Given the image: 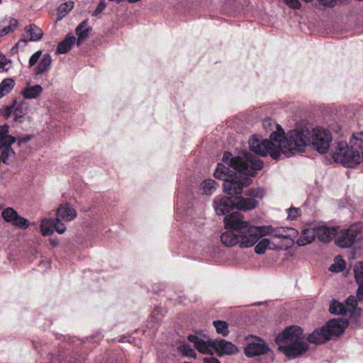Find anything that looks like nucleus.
Wrapping results in <instances>:
<instances>
[{"mask_svg": "<svg viewBox=\"0 0 363 363\" xmlns=\"http://www.w3.org/2000/svg\"><path fill=\"white\" fill-rule=\"evenodd\" d=\"M14 80L12 79H5L0 84V98L8 94L14 87Z\"/></svg>", "mask_w": 363, "mask_h": 363, "instance_id": "nucleus-30", "label": "nucleus"}, {"mask_svg": "<svg viewBox=\"0 0 363 363\" xmlns=\"http://www.w3.org/2000/svg\"><path fill=\"white\" fill-rule=\"evenodd\" d=\"M8 64V60L5 55L0 54V72L7 69L6 66Z\"/></svg>", "mask_w": 363, "mask_h": 363, "instance_id": "nucleus-44", "label": "nucleus"}, {"mask_svg": "<svg viewBox=\"0 0 363 363\" xmlns=\"http://www.w3.org/2000/svg\"><path fill=\"white\" fill-rule=\"evenodd\" d=\"M106 7V3L105 0H100L97 7L93 13V16H98L100 14Z\"/></svg>", "mask_w": 363, "mask_h": 363, "instance_id": "nucleus-41", "label": "nucleus"}, {"mask_svg": "<svg viewBox=\"0 0 363 363\" xmlns=\"http://www.w3.org/2000/svg\"><path fill=\"white\" fill-rule=\"evenodd\" d=\"M17 215V212L12 208H6L1 212L4 220L9 223H12Z\"/></svg>", "mask_w": 363, "mask_h": 363, "instance_id": "nucleus-35", "label": "nucleus"}, {"mask_svg": "<svg viewBox=\"0 0 363 363\" xmlns=\"http://www.w3.org/2000/svg\"><path fill=\"white\" fill-rule=\"evenodd\" d=\"M350 145L341 141L336 143L332 151L335 162L347 167H353L361 163V153H363V133H354L350 141Z\"/></svg>", "mask_w": 363, "mask_h": 363, "instance_id": "nucleus-4", "label": "nucleus"}, {"mask_svg": "<svg viewBox=\"0 0 363 363\" xmlns=\"http://www.w3.org/2000/svg\"><path fill=\"white\" fill-rule=\"evenodd\" d=\"M264 192L262 188L250 189L245 195L247 198L241 196L237 199L232 197L216 198L214 199V208L218 215H228L230 211L237 208L241 211H248L255 208L258 205L257 199H262Z\"/></svg>", "mask_w": 363, "mask_h": 363, "instance_id": "nucleus-3", "label": "nucleus"}, {"mask_svg": "<svg viewBox=\"0 0 363 363\" xmlns=\"http://www.w3.org/2000/svg\"><path fill=\"white\" fill-rule=\"evenodd\" d=\"M30 138H23V139H21L19 140L18 141V144L21 145V143H26L27 140H28Z\"/></svg>", "mask_w": 363, "mask_h": 363, "instance_id": "nucleus-50", "label": "nucleus"}, {"mask_svg": "<svg viewBox=\"0 0 363 363\" xmlns=\"http://www.w3.org/2000/svg\"><path fill=\"white\" fill-rule=\"evenodd\" d=\"M247 176L250 174H244L238 172L236 179L233 178L223 184V190L225 193L230 195L232 198L238 195H240L242 192L244 186H249L251 183V179Z\"/></svg>", "mask_w": 363, "mask_h": 363, "instance_id": "nucleus-11", "label": "nucleus"}, {"mask_svg": "<svg viewBox=\"0 0 363 363\" xmlns=\"http://www.w3.org/2000/svg\"><path fill=\"white\" fill-rule=\"evenodd\" d=\"M267 249H274L270 247V241L267 238L260 240L255 247V252L258 255L264 254Z\"/></svg>", "mask_w": 363, "mask_h": 363, "instance_id": "nucleus-33", "label": "nucleus"}, {"mask_svg": "<svg viewBox=\"0 0 363 363\" xmlns=\"http://www.w3.org/2000/svg\"><path fill=\"white\" fill-rule=\"evenodd\" d=\"M61 220H57V216L54 219V230H55L58 233L62 234L66 230L65 225L60 223Z\"/></svg>", "mask_w": 363, "mask_h": 363, "instance_id": "nucleus-39", "label": "nucleus"}, {"mask_svg": "<svg viewBox=\"0 0 363 363\" xmlns=\"http://www.w3.org/2000/svg\"><path fill=\"white\" fill-rule=\"evenodd\" d=\"M210 343L218 356L233 354L238 351L235 345L225 340H211Z\"/></svg>", "mask_w": 363, "mask_h": 363, "instance_id": "nucleus-15", "label": "nucleus"}, {"mask_svg": "<svg viewBox=\"0 0 363 363\" xmlns=\"http://www.w3.org/2000/svg\"><path fill=\"white\" fill-rule=\"evenodd\" d=\"M238 174V172L235 173L233 171L230 170L228 167L220 163L218 164L217 168L214 172L215 177L218 179L223 180L224 183L233 178L236 179Z\"/></svg>", "mask_w": 363, "mask_h": 363, "instance_id": "nucleus-20", "label": "nucleus"}, {"mask_svg": "<svg viewBox=\"0 0 363 363\" xmlns=\"http://www.w3.org/2000/svg\"><path fill=\"white\" fill-rule=\"evenodd\" d=\"M310 342L314 344H322L330 340V336L325 332L324 326L315 330L308 337Z\"/></svg>", "mask_w": 363, "mask_h": 363, "instance_id": "nucleus-23", "label": "nucleus"}, {"mask_svg": "<svg viewBox=\"0 0 363 363\" xmlns=\"http://www.w3.org/2000/svg\"><path fill=\"white\" fill-rule=\"evenodd\" d=\"M223 161L237 172L250 174V177H254L255 171L260 170L263 167L262 161L250 154L246 155L244 159L233 157L230 152H226L223 156Z\"/></svg>", "mask_w": 363, "mask_h": 363, "instance_id": "nucleus-7", "label": "nucleus"}, {"mask_svg": "<svg viewBox=\"0 0 363 363\" xmlns=\"http://www.w3.org/2000/svg\"><path fill=\"white\" fill-rule=\"evenodd\" d=\"M9 127L7 125L0 126V162L9 164L13 158L15 153L11 147L16 142V138L9 134Z\"/></svg>", "mask_w": 363, "mask_h": 363, "instance_id": "nucleus-10", "label": "nucleus"}, {"mask_svg": "<svg viewBox=\"0 0 363 363\" xmlns=\"http://www.w3.org/2000/svg\"><path fill=\"white\" fill-rule=\"evenodd\" d=\"M347 326V321L342 318H335L330 320L324 328L330 336V340L335 336L342 334Z\"/></svg>", "mask_w": 363, "mask_h": 363, "instance_id": "nucleus-14", "label": "nucleus"}, {"mask_svg": "<svg viewBox=\"0 0 363 363\" xmlns=\"http://www.w3.org/2000/svg\"><path fill=\"white\" fill-rule=\"evenodd\" d=\"M269 350V347L265 342L259 340L257 342L248 344L245 350V353L247 357H254L265 354Z\"/></svg>", "mask_w": 363, "mask_h": 363, "instance_id": "nucleus-18", "label": "nucleus"}, {"mask_svg": "<svg viewBox=\"0 0 363 363\" xmlns=\"http://www.w3.org/2000/svg\"><path fill=\"white\" fill-rule=\"evenodd\" d=\"M74 1H67L61 4L57 9V21L62 20L74 8Z\"/></svg>", "mask_w": 363, "mask_h": 363, "instance_id": "nucleus-29", "label": "nucleus"}, {"mask_svg": "<svg viewBox=\"0 0 363 363\" xmlns=\"http://www.w3.org/2000/svg\"><path fill=\"white\" fill-rule=\"evenodd\" d=\"M301 128V127H299L298 128ZM303 128H306V127ZM306 129L309 130L307 128ZM308 138L309 141L303 147H305L311 142L313 148L320 154L326 153L329 150L332 142V135L329 130L320 127H317L313 129L311 136V133H309ZM303 150H302L301 152Z\"/></svg>", "mask_w": 363, "mask_h": 363, "instance_id": "nucleus-8", "label": "nucleus"}, {"mask_svg": "<svg viewBox=\"0 0 363 363\" xmlns=\"http://www.w3.org/2000/svg\"><path fill=\"white\" fill-rule=\"evenodd\" d=\"M9 27L11 29V31L13 32L18 27V21L16 18H11L9 20Z\"/></svg>", "mask_w": 363, "mask_h": 363, "instance_id": "nucleus-45", "label": "nucleus"}, {"mask_svg": "<svg viewBox=\"0 0 363 363\" xmlns=\"http://www.w3.org/2000/svg\"><path fill=\"white\" fill-rule=\"evenodd\" d=\"M279 350L287 357L294 359L308 349L304 341L303 331L298 326H290L280 333L276 338Z\"/></svg>", "mask_w": 363, "mask_h": 363, "instance_id": "nucleus-5", "label": "nucleus"}, {"mask_svg": "<svg viewBox=\"0 0 363 363\" xmlns=\"http://www.w3.org/2000/svg\"><path fill=\"white\" fill-rule=\"evenodd\" d=\"M13 106H5L3 109L0 110V113L1 116H3L5 118H9L11 114H13Z\"/></svg>", "mask_w": 363, "mask_h": 363, "instance_id": "nucleus-42", "label": "nucleus"}, {"mask_svg": "<svg viewBox=\"0 0 363 363\" xmlns=\"http://www.w3.org/2000/svg\"><path fill=\"white\" fill-rule=\"evenodd\" d=\"M52 62L51 55L50 54H45L39 63L34 67L33 73L38 76L48 72L51 67Z\"/></svg>", "mask_w": 363, "mask_h": 363, "instance_id": "nucleus-22", "label": "nucleus"}, {"mask_svg": "<svg viewBox=\"0 0 363 363\" xmlns=\"http://www.w3.org/2000/svg\"><path fill=\"white\" fill-rule=\"evenodd\" d=\"M308 136L309 132L304 128L291 130L285 136L284 130L277 125V130L271 133L269 140L252 135L249 139V145L257 155H269L273 159H277L281 154L290 157L301 152L309 141Z\"/></svg>", "mask_w": 363, "mask_h": 363, "instance_id": "nucleus-1", "label": "nucleus"}, {"mask_svg": "<svg viewBox=\"0 0 363 363\" xmlns=\"http://www.w3.org/2000/svg\"><path fill=\"white\" fill-rule=\"evenodd\" d=\"M129 339H130L129 337H123L121 338L120 341H121V342H130V340Z\"/></svg>", "mask_w": 363, "mask_h": 363, "instance_id": "nucleus-49", "label": "nucleus"}, {"mask_svg": "<svg viewBox=\"0 0 363 363\" xmlns=\"http://www.w3.org/2000/svg\"><path fill=\"white\" fill-rule=\"evenodd\" d=\"M217 187V183L213 179H208L201 184L200 190L203 194L211 195Z\"/></svg>", "mask_w": 363, "mask_h": 363, "instance_id": "nucleus-27", "label": "nucleus"}, {"mask_svg": "<svg viewBox=\"0 0 363 363\" xmlns=\"http://www.w3.org/2000/svg\"><path fill=\"white\" fill-rule=\"evenodd\" d=\"M50 245L52 246V247H55L58 244V242L55 240H53V239H50Z\"/></svg>", "mask_w": 363, "mask_h": 363, "instance_id": "nucleus-48", "label": "nucleus"}, {"mask_svg": "<svg viewBox=\"0 0 363 363\" xmlns=\"http://www.w3.org/2000/svg\"><path fill=\"white\" fill-rule=\"evenodd\" d=\"M316 238V227L307 228L303 230L302 235L297 240L299 246H304L311 243Z\"/></svg>", "mask_w": 363, "mask_h": 363, "instance_id": "nucleus-24", "label": "nucleus"}, {"mask_svg": "<svg viewBox=\"0 0 363 363\" xmlns=\"http://www.w3.org/2000/svg\"><path fill=\"white\" fill-rule=\"evenodd\" d=\"M284 2L290 7L298 9H300L301 4L298 0H284Z\"/></svg>", "mask_w": 363, "mask_h": 363, "instance_id": "nucleus-43", "label": "nucleus"}, {"mask_svg": "<svg viewBox=\"0 0 363 363\" xmlns=\"http://www.w3.org/2000/svg\"><path fill=\"white\" fill-rule=\"evenodd\" d=\"M345 260L340 256H337L334 259V262L329 267V270L335 273L341 272L345 269Z\"/></svg>", "mask_w": 363, "mask_h": 363, "instance_id": "nucleus-32", "label": "nucleus"}, {"mask_svg": "<svg viewBox=\"0 0 363 363\" xmlns=\"http://www.w3.org/2000/svg\"><path fill=\"white\" fill-rule=\"evenodd\" d=\"M57 220L69 222L72 221L77 217L76 210L69 203L60 205L56 213Z\"/></svg>", "mask_w": 363, "mask_h": 363, "instance_id": "nucleus-16", "label": "nucleus"}, {"mask_svg": "<svg viewBox=\"0 0 363 363\" xmlns=\"http://www.w3.org/2000/svg\"><path fill=\"white\" fill-rule=\"evenodd\" d=\"M188 340L193 342L196 350L203 354H213L212 350H213L212 345L210 343L211 340L205 341L201 337L191 335L188 337Z\"/></svg>", "mask_w": 363, "mask_h": 363, "instance_id": "nucleus-17", "label": "nucleus"}, {"mask_svg": "<svg viewBox=\"0 0 363 363\" xmlns=\"http://www.w3.org/2000/svg\"><path fill=\"white\" fill-rule=\"evenodd\" d=\"M287 211L289 219L294 220L300 215V209L298 208H290Z\"/></svg>", "mask_w": 363, "mask_h": 363, "instance_id": "nucleus-40", "label": "nucleus"}, {"mask_svg": "<svg viewBox=\"0 0 363 363\" xmlns=\"http://www.w3.org/2000/svg\"><path fill=\"white\" fill-rule=\"evenodd\" d=\"M42 53L43 52L41 50H38L30 56L28 62L30 67H32L36 65V63L42 56Z\"/></svg>", "mask_w": 363, "mask_h": 363, "instance_id": "nucleus-38", "label": "nucleus"}, {"mask_svg": "<svg viewBox=\"0 0 363 363\" xmlns=\"http://www.w3.org/2000/svg\"><path fill=\"white\" fill-rule=\"evenodd\" d=\"M43 36V31L35 24H30L25 27L23 38L21 39L16 44V48L26 46L28 41L40 40Z\"/></svg>", "mask_w": 363, "mask_h": 363, "instance_id": "nucleus-12", "label": "nucleus"}, {"mask_svg": "<svg viewBox=\"0 0 363 363\" xmlns=\"http://www.w3.org/2000/svg\"><path fill=\"white\" fill-rule=\"evenodd\" d=\"M86 26V21H82L76 28V33L78 35V45L80 44L81 41L84 40L88 35L90 28H87Z\"/></svg>", "mask_w": 363, "mask_h": 363, "instance_id": "nucleus-31", "label": "nucleus"}, {"mask_svg": "<svg viewBox=\"0 0 363 363\" xmlns=\"http://www.w3.org/2000/svg\"><path fill=\"white\" fill-rule=\"evenodd\" d=\"M11 32H12L11 29H10V28L9 26H7V27H5V28L1 29L0 35H4V36Z\"/></svg>", "mask_w": 363, "mask_h": 363, "instance_id": "nucleus-47", "label": "nucleus"}, {"mask_svg": "<svg viewBox=\"0 0 363 363\" xmlns=\"http://www.w3.org/2000/svg\"><path fill=\"white\" fill-rule=\"evenodd\" d=\"M76 38L74 36H68L64 40L59 43L57 48V53L65 54L69 52L72 46L74 44Z\"/></svg>", "mask_w": 363, "mask_h": 363, "instance_id": "nucleus-26", "label": "nucleus"}, {"mask_svg": "<svg viewBox=\"0 0 363 363\" xmlns=\"http://www.w3.org/2000/svg\"><path fill=\"white\" fill-rule=\"evenodd\" d=\"M43 88L40 84H28L21 91V94L26 99H36L43 93Z\"/></svg>", "mask_w": 363, "mask_h": 363, "instance_id": "nucleus-21", "label": "nucleus"}, {"mask_svg": "<svg viewBox=\"0 0 363 363\" xmlns=\"http://www.w3.org/2000/svg\"><path fill=\"white\" fill-rule=\"evenodd\" d=\"M354 273L357 283L358 284V289L357 297L354 296H349L345 305L342 303L333 300L330 306V311L333 314L354 315L359 314L360 308H357V299L360 300L363 295V262H357L354 267Z\"/></svg>", "mask_w": 363, "mask_h": 363, "instance_id": "nucleus-6", "label": "nucleus"}, {"mask_svg": "<svg viewBox=\"0 0 363 363\" xmlns=\"http://www.w3.org/2000/svg\"><path fill=\"white\" fill-rule=\"evenodd\" d=\"M203 363H220L218 359L213 357H205L203 359Z\"/></svg>", "mask_w": 363, "mask_h": 363, "instance_id": "nucleus-46", "label": "nucleus"}, {"mask_svg": "<svg viewBox=\"0 0 363 363\" xmlns=\"http://www.w3.org/2000/svg\"><path fill=\"white\" fill-rule=\"evenodd\" d=\"M338 228H329L326 226L316 227V237L323 242H328L336 235Z\"/></svg>", "mask_w": 363, "mask_h": 363, "instance_id": "nucleus-19", "label": "nucleus"}, {"mask_svg": "<svg viewBox=\"0 0 363 363\" xmlns=\"http://www.w3.org/2000/svg\"><path fill=\"white\" fill-rule=\"evenodd\" d=\"M238 211L232 212L224 218L225 227L229 230L220 235V240L227 247L239 245L246 248L253 246L260 237L259 226L251 225L242 220Z\"/></svg>", "mask_w": 363, "mask_h": 363, "instance_id": "nucleus-2", "label": "nucleus"}, {"mask_svg": "<svg viewBox=\"0 0 363 363\" xmlns=\"http://www.w3.org/2000/svg\"><path fill=\"white\" fill-rule=\"evenodd\" d=\"M260 237L271 235L275 238L287 239L290 236V232L295 233L296 230L292 228L277 227L274 228L272 225L259 226Z\"/></svg>", "mask_w": 363, "mask_h": 363, "instance_id": "nucleus-13", "label": "nucleus"}, {"mask_svg": "<svg viewBox=\"0 0 363 363\" xmlns=\"http://www.w3.org/2000/svg\"><path fill=\"white\" fill-rule=\"evenodd\" d=\"M12 106H13V116L15 121H17L19 118H21L27 113L28 104L25 101L16 103L15 101Z\"/></svg>", "mask_w": 363, "mask_h": 363, "instance_id": "nucleus-25", "label": "nucleus"}, {"mask_svg": "<svg viewBox=\"0 0 363 363\" xmlns=\"http://www.w3.org/2000/svg\"><path fill=\"white\" fill-rule=\"evenodd\" d=\"M363 224L361 223H355L346 230L337 231L335 243L340 247H350L362 238Z\"/></svg>", "mask_w": 363, "mask_h": 363, "instance_id": "nucleus-9", "label": "nucleus"}, {"mask_svg": "<svg viewBox=\"0 0 363 363\" xmlns=\"http://www.w3.org/2000/svg\"><path fill=\"white\" fill-rule=\"evenodd\" d=\"M178 350L180 352H182L184 355L189 357H195L196 352L194 349L191 348L190 345L186 343H182L179 347Z\"/></svg>", "mask_w": 363, "mask_h": 363, "instance_id": "nucleus-36", "label": "nucleus"}, {"mask_svg": "<svg viewBox=\"0 0 363 363\" xmlns=\"http://www.w3.org/2000/svg\"><path fill=\"white\" fill-rule=\"evenodd\" d=\"M213 323L218 334L225 337L229 334L228 324L226 322L223 320H215Z\"/></svg>", "mask_w": 363, "mask_h": 363, "instance_id": "nucleus-34", "label": "nucleus"}, {"mask_svg": "<svg viewBox=\"0 0 363 363\" xmlns=\"http://www.w3.org/2000/svg\"><path fill=\"white\" fill-rule=\"evenodd\" d=\"M2 2V0H0V4Z\"/></svg>", "mask_w": 363, "mask_h": 363, "instance_id": "nucleus-51", "label": "nucleus"}, {"mask_svg": "<svg viewBox=\"0 0 363 363\" xmlns=\"http://www.w3.org/2000/svg\"><path fill=\"white\" fill-rule=\"evenodd\" d=\"M14 226L21 229H27L30 225V222L28 219L19 216L18 214L11 223Z\"/></svg>", "mask_w": 363, "mask_h": 363, "instance_id": "nucleus-37", "label": "nucleus"}, {"mask_svg": "<svg viewBox=\"0 0 363 363\" xmlns=\"http://www.w3.org/2000/svg\"><path fill=\"white\" fill-rule=\"evenodd\" d=\"M40 227L43 235L47 236L52 235L54 233V219H42Z\"/></svg>", "mask_w": 363, "mask_h": 363, "instance_id": "nucleus-28", "label": "nucleus"}]
</instances>
